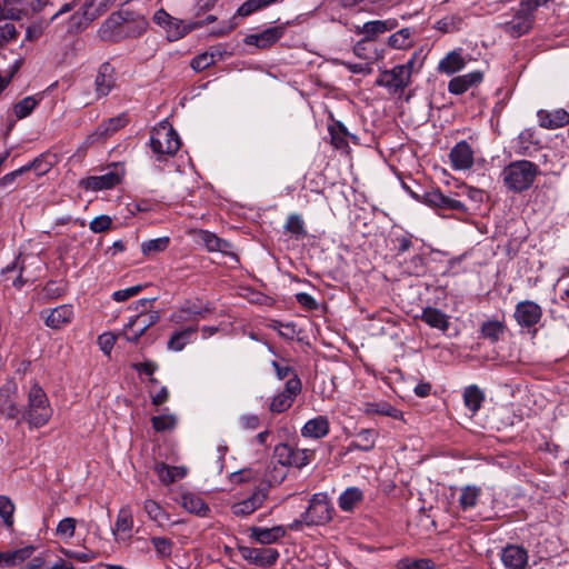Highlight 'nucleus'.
Listing matches in <instances>:
<instances>
[{"mask_svg": "<svg viewBox=\"0 0 569 569\" xmlns=\"http://www.w3.org/2000/svg\"><path fill=\"white\" fill-rule=\"evenodd\" d=\"M482 493L480 487L475 485H468L460 489V496L458 498V506L462 511L473 509Z\"/></svg>", "mask_w": 569, "mask_h": 569, "instance_id": "obj_35", "label": "nucleus"}, {"mask_svg": "<svg viewBox=\"0 0 569 569\" xmlns=\"http://www.w3.org/2000/svg\"><path fill=\"white\" fill-rule=\"evenodd\" d=\"M194 238L196 241L206 247L208 251L227 253L231 249V244L227 240L219 238L208 230L200 229L194 231Z\"/></svg>", "mask_w": 569, "mask_h": 569, "instance_id": "obj_27", "label": "nucleus"}, {"mask_svg": "<svg viewBox=\"0 0 569 569\" xmlns=\"http://www.w3.org/2000/svg\"><path fill=\"white\" fill-rule=\"evenodd\" d=\"M182 507L197 516L204 517L210 511L208 505L197 495L187 492L181 497Z\"/></svg>", "mask_w": 569, "mask_h": 569, "instance_id": "obj_38", "label": "nucleus"}, {"mask_svg": "<svg viewBox=\"0 0 569 569\" xmlns=\"http://www.w3.org/2000/svg\"><path fill=\"white\" fill-rule=\"evenodd\" d=\"M148 20L143 14L122 9L113 12L99 29V37L104 41L120 42L137 38L146 32Z\"/></svg>", "mask_w": 569, "mask_h": 569, "instance_id": "obj_1", "label": "nucleus"}, {"mask_svg": "<svg viewBox=\"0 0 569 569\" xmlns=\"http://www.w3.org/2000/svg\"><path fill=\"white\" fill-rule=\"evenodd\" d=\"M449 158L453 170H468L473 166V150L465 140L452 147Z\"/></svg>", "mask_w": 569, "mask_h": 569, "instance_id": "obj_18", "label": "nucleus"}, {"mask_svg": "<svg viewBox=\"0 0 569 569\" xmlns=\"http://www.w3.org/2000/svg\"><path fill=\"white\" fill-rule=\"evenodd\" d=\"M366 412L379 413L393 419H400L402 417V412L400 410L385 401L367 403Z\"/></svg>", "mask_w": 569, "mask_h": 569, "instance_id": "obj_48", "label": "nucleus"}, {"mask_svg": "<svg viewBox=\"0 0 569 569\" xmlns=\"http://www.w3.org/2000/svg\"><path fill=\"white\" fill-rule=\"evenodd\" d=\"M535 11L530 7L519 3V8L515 10L509 20L501 23V28L512 38H519L528 33L533 26Z\"/></svg>", "mask_w": 569, "mask_h": 569, "instance_id": "obj_6", "label": "nucleus"}, {"mask_svg": "<svg viewBox=\"0 0 569 569\" xmlns=\"http://www.w3.org/2000/svg\"><path fill=\"white\" fill-rule=\"evenodd\" d=\"M152 428L158 431H170L174 429L177 425V418L172 413H162L159 416H153L151 418Z\"/></svg>", "mask_w": 569, "mask_h": 569, "instance_id": "obj_51", "label": "nucleus"}, {"mask_svg": "<svg viewBox=\"0 0 569 569\" xmlns=\"http://www.w3.org/2000/svg\"><path fill=\"white\" fill-rule=\"evenodd\" d=\"M18 32L13 23L4 22L3 24H0V47L14 40Z\"/></svg>", "mask_w": 569, "mask_h": 569, "instance_id": "obj_58", "label": "nucleus"}, {"mask_svg": "<svg viewBox=\"0 0 569 569\" xmlns=\"http://www.w3.org/2000/svg\"><path fill=\"white\" fill-rule=\"evenodd\" d=\"M396 567L397 569H435V563L427 558H402L397 562Z\"/></svg>", "mask_w": 569, "mask_h": 569, "instance_id": "obj_52", "label": "nucleus"}, {"mask_svg": "<svg viewBox=\"0 0 569 569\" xmlns=\"http://www.w3.org/2000/svg\"><path fill=\"white\" fill-rule=\"evenodd\" d=\"M141 284L132 286L126 289L117 290L112 293V298L117 302H122L128 300L131 297L137 296L142 290Z\"/></svg>", "mask_w": 569, "mask_h": 569, "instance_id": "obj_60", "label": "nucleus"}, {"mask_svg": "<svg viewBox=\"0 0 569 569\" xmlns=\"http://www.w3.org/2000/svg\"><path fill=\"white\" fill-rule=\"evenodd\" d=\"M301 380L295 373L287 380L284 389L271 399L269 410L273 413L287 411L292 406L296 397L301 392Z\"/></svg>", "mask_w": 569, "mask_h": 569, "instance_id": "obj_8", "label": "nucleus"}, {"mask_svg": "<svg viewBox=\"0 0 569 569\" xmlns=\"http://www.w3.org/2000/svg\"><path fill=\"white\" fill-rule=\"evenodd\" d=\"M32 547H26L13 551L0 553V566L10 567L23 562L31 557Z\"/></svg>", "mask_w": 569, "mask_h": 569, "instance_id": "obj_41", "label": "nucleus"}, {"mask_svg": "<svg viewBox=\"0 0 569 569\" xmlns=\"http://www.w3.org/2000/svg\"><path fill=\"white\" fill-rule=\"evenodd\" d=\"M283 26L270 27L260 33H252L244 37L243 42L247 46H254L259 49H267L274 44L284 34Z\"/></svg>", "mask_w": 569, "mask_h": 569, "instance_id": "obj_16", "label": "nucleus"}, {"mask_svg": "<svg viewBox=\"0 0 569 569\" xmlns=\"http://www.w3.org/2000/svg\"><path fill=\"white\" fill-rule=\"evenodd\" d=\"M114 69L109 62L102 63L94 79L96 98L100 99L109 94L114 87Z\"/></svg>", "mask_w": 569, "mask_h": 569, "instance_id": "obj_23", "label": "nucleus"}, {"mask_svg": "<svg viewBox=\"0 0 569 569\" xmlns=\"http://www.w3.org/2000/svg\"><path fill=\"white\" fill-rule=\"evenodd\" d=\"M132 528L133 516L130 506L127 505L120 508L112 531L117 540H127L131 537Z\"/></svg>", "mask_w": 569, "mask_h": 569, "instance_id": "obj_25", "label": "nucleus"}, {"mask_svg": "<svg viewBox=\"0 0 569 569\" xmlns=\"http://www.w3.org/2000/svg\"><path fill=\"white\" fill-rule=\"evenodd\" d=\"M153 21L167 29V32H171V26H177V30L173 32L171 41L182 38L187 33L186 27L181 21L169 16L163 9L156 11Z\"/></svg>", "mask_w": 569, "mask_h": 569, "instance_id": "obj_32", "label": "nucleus"}, {"mask_svg": "<svg viewBox=\"0 0 569 569\" xmlns=\"http://www.w3.org/2000/svg\"><path fill=\"white\" fill-rule=\"evenodd\" d=\"M149 146L157 161H164L180 149V138L168 120L160 121L150 132Z\"/></svg>", "mask_w": 569, "mask_h": 569, "instance_id": "obj_2", "label": "nucleus"}, {"mask_svg": "<svg viewBox=\"0 0 569 569\" xmlns=\"http://www.w3.org/2000/svg\"><path fill=\"white\" fill-rule=\"evenodd\" d=\"M197 331V326H190L186 329L174 331L168 340V349L176 352L181 351L187 345L194 340Z\"/></svg>", "mask_w": 569, "mask_h": 569, "instance_id": "obj_31", "label": "nucleus"}, {"mask_svg": "<svg viewBox=\"0 0 569 569\" xmlns=\"http://www.w3.org/2000/svg\"><path fill=\"white\" fill-rule=\"evenodd\" d=\"M539 168L529 160H517L506 166L501 172V177L506 187L513 192H521L529 189Z\"/></svg>", "mask_w": 569, "mask_h": 569, "instance_id": "obj_4", "label": "nucleus"}, {"mask_svg": "<svg viewBox=\"0 0 569 569\" xmlns=\"http://www.w3.org/2000/svg\"><path fill=\"white\" fill-rule=\"evenodd\" d=\"M333 508L328 501L327 496L317 493L310 500L308 509L301 513L300 518L293 520L289 528L291 530H301L303 526H321L332 519Z\"/></svg>", "mask_w": 569, "mask_h": 569, "instance_id": "obj_5", "label": "nucleus"}, {"mask_svg": "<svg viewBox=\"0 0 569 569\" xmlns=\"http://www.w3.org/2000/svg\"><path fill=\"white\" fill-rule=\"evenodd\" d=\"M214 63V53L213 52H204L191 61V68L196 71H202Z\"/></svg>", "mask_w": 569, "mask_h": 569, "instance_id": "obj_56", "label": "nucleus"}, {"mask_svg": "<svg viewBox=\"0 0 569 569\" xmlns=\"http://www.w3.org/2000/svg\"><path fill=\"white\" fill-rule=\"evenodd\" d=\"M74 312L71 305H61L53 309L43 310L41 317L47 327L58 330L69 325L73 319Z\"/></svg>", "mask_w": 569, "mask_h": 569, "instance_id": "obj_15", "label": "nucleus"}, {"mask_svg": "<svg viewBox=\"0 0 569 569\" xmlns=\"http://www.w3.org/2000/svg\"><path fill=\"white\" fill-rule=\"evenodd\" d=\"M240 426L246 430H254L260 426V419L257 415H244L240 417Z\"/></svg>", "mask_w": 569, "mask_h": 569, "instance_id": "obj_63", "label": "nucleus"}, {"mask_svg": "<svg viewBox=\"0 0 569 569\" xmlns=\"http://www.w3.org/2000/svg\"><path fill=\"white\" fill-rule=\"evenodd\" d=\"M41 101V98L37 96H29L23 98L22 100L18 101L13 106V112L18 119L27 118L32 113V111L36 109V107Z\"/></svg>", "mask_w": 569, "mask_h": 569, "instance_id": "obj_46", "label": "nucleus"}, {"mask_svg": "<svg viewBox=\"0 0 569 569\" xmlns=\"http://www.w3.org/2000/svg\"><path fill=\"white\" fill-rule=\"evenodd\" d=\"M51 167V163L44 161L42 158H36L32 162L22 166V168H26V172L33 170L37 176L44 174L49 171Z\"/></svg>", "mask_w": 569, "mask_h": 569, "instance_id": "obj_62", "label": "nucleus"}, {"mask_svg": "<svg viewBox=\"0 0 569 569\" xmlns=\"http://www.w3.org/2000/svg\"><path fill=\"white\" fill-rule=\"evenodd\" d=\"M170 239L168 237H160L151 239L141 243V251L144 256H152L164 251L169 246Z\"/></svg>", "mask_w": 569, "mask_h": 569, "instance_id": "obj_50", "label": "nucleus"}, {"mask_svg": "<svg viewBox=\"0 0 569 569\" xmlns=\"http://www.w3.org/2000/svg\"><path fill=\"white\" fill-rule=\"evenodd\" d=\"M204 310L201 307L194 303L186 302L184 305L181 306L179 311L174 312L171 316V320L177 323L182 321H192L196 320L197 317L201 316Z\"/></svg>", "mask_w": 569, "mask_h": 569, "instance_id": "obj_44", "label": "nucleus"}, {"mask_svg": "<svg viewBox=\"0 0 569 569\" xmlns=\"http://www.w3.org/2000/svg\"><path fill=\"white\" fill-rule=\"evenodd\" d=\"M268 486L257 488L250 497L236 502L231 507V511L234 516H249L259 509L268 497Z\"/></svg>", "mask_w": 569, "mask_h": 569, "instance_id": "obj_13", "label": "nucleus"}, {"mask_svg": "<svg viewBox=\"0 0 569 569\" xmlns=\"http://www.w3.org/2000/svg\"><path fill=\"white\" fill-rule=\"evenodd\" d=\"M398 27V20L390 18L386 20H372L357 27L355 32L362 34L365 40L372 41L378 36L391 31Z\"/></svg>", "mask_w": 569, "mask_h": 569, "instance_id": "obj_19", "label": "nucleus"}, {"mask_svg": "<svg viewBox=\"0 0 569 569\" xmlns=\"http://www.w3.org/2000/svg\"><path fill=\"white\" fill-rule=\"evenodd\" d=\"M462 397L463 403L471 415L479 411L486 399L485 392L477 385L466 387Z\"/></svg>", "mask_w": 569, "mask_h": 569, "instance_id": "obj_33", "label": "nucleus"}, {"mask_svg": "<svg viewBox=\"0 0 569 569\" xmlns=\"http://www.w3.org/2000/svg\"><path fill=\"white\" fill-rule=\"evenodd\" d=\"M363 499V492L357 487L347 488L338 498L339 508L342 511H351Z\"/></svg>", "mask_w": 569, "mask_h": 569, "instance_id": "obj_39", "label": "nucleus"}, {"mask_svg": "<svg viewBox=\"0 0 569 569\" xmlns=\"http://www.w3.org/2000/svg\"><path fill=\"white\" fill-rule=\"evenodd\" d=\"M77 519L72 517H66L59 521L56 528V536L64 542H68L74 537L77 528Z\"/></svg>", "mask_w": 569, "mask_h": 569, "instance_id": "obj_47", "label": "nucleus"}, {"mask_svg": "<svg viewBox=\"0 0 569 569\" xmlns=\"http://www.w3.org/2000/svg\"><path fill=\"white\" fill-rule=\"evenodd\" d=\"M24 260L26 258H21L20 256L13 261V263L11 266H7L4 269H3V272L4 274H9L10 272L14 271V270H19V276H17L13 280H12V284L20 289L27 281L28 279H24L22 277V272H23V263H24Z\"/></svg>", "mask_w": 569, "mask_h": 569, "instance_id": "obj_54", "label": "nucleus"}, {"mask_svg": "<svg viewBox=\"0 0 569 569\" xmlns=\"http://www.w3.org/2000/svg\"><path fill=\"white\" fill-rule=\"evenodd\" d=\"M53 415V409L44 390L33 383L28 391V403L23 415L30 428L46 426Z\"/></svg>", "mask_w": 569, "mask_h": 569, "instance_id": "obj_3", "label": "nucleus"}, {"mask_svg": "<svg viewBox=\"0 0 569 569\" xmlns=\"http://www.w3.org/2000/svg\"><path fill=\"white\" fill-rule=\"evenodd\" d=\"M143 510L149 519L162 526L169 520V513L154 500L146 499L143 501Z\"/></svg>", "mask_w": 569, "mask_h": 569, "instance_id": "obj_43", "label": "nucleus"}, {"mask_svg": "<svg viewBox=\"0 0 569 569\" xmlns=\"http://www.w3.org/2000/svg\"><path fill=\"white\" fill-rule=\"evenodd\" d=\"M153 469L160 482L166 486L183 479L188 473V469L183 466H169L164 462L156 463Z\"/></svg>", "mask_w": 569, "mask_h": 569, "instance_id": "obj_28", "label": "nucleus"}, {"mask_svg": "<svg viewBox=\"0 0 569 569\" xmlns=\"http://www.w3.org/2000/svg\"><path fill=\"white\" fill-rule=\"evenodd\" d=\"M283 229L286 232L290 233L296 239L303 238L307 234L305 221L302 217L298 213H291L288 216Z\"/></svg>", "mask_w": 569, "mask_h": 569, "instance_id": "obj_45", "label": "nucleus"}, {"mask_svg": "<svg viewBox=\"0 0 569 569\" xmlns=\"http://www.w3.org/2000/svg\"><path fill=\"white\" fill-rule=\"evenodd\" d=\"M276 455L280 463L300 469L310 463L315 451L311 449L292 448L289 445L282 443L276 447Z\"/></svg>", "mask_w": 569, "mask_h": 569, "instance_id": "obj_10", "label": "nucleus"}, {"mask_svg": "<svg viewBox=\"0 0 569 569\" xmlns=\"http://www.w3.org/2000/svg\"><path fill=\"white\" fill-rule=\"evenodd\" d=\"M124 176L123 167L113 163L111 168L100 176H90L80 181V187L84 190L100 191L109 190L118 186Z\"/></svg>", "mask_w": 569, "mask_h": 569, "instance_id": "obj_7", "label": "nucleus"}, {"mask_svg": "<svg viewBox=\"0 0 569 569\" xmlns=\"http://www.w3.org/2000/svg\"><path fill=\"white\" fill-rule=\"evenodd\" d=\"M330 431L329 420L326 416H318L308 420L301 428V436L310 439H321Z\"/></svg>", "mask_w": 569, "mask_h": 569, "instance_id": "obj_29", "label": "nucleus"}, {"mask_svg": "<svg viewBox=\"0 0 569 569\" xmlns=\"http://www.w3.org/2000/svg\"><path fill=\"white\" fill-rule=\"evenodd\" d=\"M116 336L113 333H102L98 337V346L100 350L109 356L111 353V350L113 349V346L116 343Z\"/></svg>", "mask_w": 569, "mask_h": 569, "instance_id": "obj_61", "label": "nucleus"}, {"mask_svg": "<svg viewBox=\"0 0 569 569\" xmlns=\"http://www.w3.org/2000/svg\"><path fill=\"white\" fill-rule=\"evenodd\" d=\"M513 317L521 328H535L542 318V308L531 300H523L516 305Z\"/></svg>", "mask_w": 569, "mask_h": 569, "instance_id": "obj_11", "label": "nucleus"}, {"mask_svg": "<svg viewBox=\"0 0 569 569\" xmlns=\"http://www.w3.org/2000/svg\"><path fill=\"white\" fill-rule=\"evenodd\" d=\"M466 66V61L460 51H450L439 62L438 70L441 73L453 74Z\"/></svg>", "mask_w": 569, "mask_h": 569, "instance_id": "obj_34", "label": "nucleus"}, {"mask_svg": "<svg viewBox=\"0 0 569 569\" xmlns=\"http://www.w3.org/2000/svg\"><path fill=\"white\" fill-rule=\"evenodd\" d=\"M126 123L127 119L123 116L110 118L98 126L94 132L87 137V142L94 143L99 140H104L117 132L119 129L123 128Z\"/></svg>", "mask_w": 569, "mask_h": 569, "instance_id": "obj_24", "label": "nucleus"}, {"mask_svg": "<svg viewBox=\"0 0 569 569\" xmlns=\"http://www.w3.org/2000/svg\"><path fill=\"white\" fill-rule=\"evenodd\" d=\"M482 79L483 74L478 70L455 77L448 83V91L452 94H462L470 88L479 84Z\"/></svg>", "mask_w": 569, "mask_h": 569, "instance_id": "obj_26", "label": "nucleus"}, {"mask_svg": "<svg viewBox=\"0 0 569 569\" xmlns=\"http://www.w3.org/2000/svg\"><path fill=\"white\" fill-rule=\"evenodd\" d=\"M242 557L258 566L268 567L273 565L278 558L279 552L274 548H242L241 549Z\"/></svg>", "mask_w": 569, "mask_h": 569, "instance_id": "obj_21", "label": "nucleus"}, {"mask_svg": "<svg viewBox=\"0 0 569 569\" xmlns=\"http://www.w3.org/2000/svg\"><path fill=\"white\" fill-rule=\"evenodd\" d=\"M376 432L371 429H363L357 435V440L351 442V448L369 451L375 447Z\"/></svg>", "mask_w": 569, "mask_h": 569, "instance_id": "obj_49", "label": "nucleus"}, {"mask_svg": "<svg viewBox=\"0 0 569 569\" xmlns=\"http://www.w3.org/2000/svg\"><path fill=\"white\" fill-rule=\"evenodd\" d=\"M112 220L109 216L102 214L92 219L89 228L92 232L99 233L110 229Z\"/></svg>", "mask_w": 569, "mask_h": 569, "instance_id": "obj_57", "label": "nucleus"}, {"mask_svg": "<svg viewBox=\"0 0 569 569\" xmlns=\"http://www.w3.org/2000/svg\"><path fill=\"white\" fill-rule=\"evenodd\" d=\"M422 202L436 209L456 210L460 212L467 211V207L463 202L445 196L439 189H432L425 192L422 196Z\"/></svg>", "mask_w": 569, "mask_h": 569, "instance_id": "obj_14", "label": "nucleus"}, {"mask_svg": "<svg viewBox=\"0 0 569 569\" xmlns=\"http://www.w3.org/2000/svg\"><path fill=\"white\" fill-rule=\"evenodd\" d=\"M421 320L441 331H447L449 328L448 316L441 310L432 307H427L422 310Z\"/></svg>", "mask_w": 569, "mask_h": 569, "instance_id": "obj_36", "label": "nucleus"}, {"mask_svg": "<svg viewBox=\"0 0 569 569\" xmlns=\"http://www.w3.org/2000/svg\"><path fill=\"white\" fill-rule=\"evenodd\" d=\"M151 543L157 553L161 557H169L172 552V542L168 538L152 537Z\"/></svg>", "mask_w": 569, "mask_h": 569, "instance_id": "obj_55", "label": "nucleus"}, {"mask_svg": "<svg viewBox=\"0 0 569 569\" xmlns=\"http://www.w3.org/2000/svg\"><path fill=\"white\" fill-rule=\"evenodd\" d=\"M537 118L539 126L549 130H556L569 123V112L562 108L551 111L539 110Z\"/></svg>", "mask_w": 569, "mask_h": 569, "instance_id": "obj_22", "label": "nucleus"}, {"mask_svg": "<svg viewBox=\"0 0 569 569\" xmlns=\"http://www.w3.org/2000/svg\"><path fill=\"white\" fill-rule=\"evenodd\" d=\"M500 558L506 569H525L528 563V551L518 545H508L502 548Z\"/></svg>", "mask_w": 569, "mask_h": 569, "instance_id": "obj_20", "label": "nucleus"}, {"mask_svg": "<svg viewBox=\"0 0 569 569\" xmlns=\"http://www.w3.org/2000/svg\"><path fill=\"white\" fill-rule=\"evenodd\" d=\"M505 330V323L499 320H487L480 327L482 338L491 342H497L503 335Z\"/></svg>", "mask_w": 569, "mask_h": 569, "instance_id": "obj_42", "label": "nucleus"}, {"mask_svg": "<svg viewBox=\"0 0 569 569\" xmlns=\"http://www.w3.org/2000/svg\"><path fill=\"white\" fill-rule=\"evenodd\" d=\"M413 28H402L388 38V46L395 50H406L413 44Z\"/></svg>", "mask_w": 569, "mask_h": 569, "instance_id": "obj_37", "label": "nucleus"}, {"mask_svg": "<svg viewBox=\"0 0 569 569\" xmlns=\"http://www.w3.org/2000/svg\"><path fill=\"white\" fill-rule=\"evenodd\" d=\"M286 535L282 526H274L272 528L252 527L250 529V538L261 545H271L277 542Z\"/></svg>", "mask_w": 569, "mask_h": 569, "instance_id": "obj_30", "label": "nucleus"}, {"mask_svg": "<svg viewBox=\"0 0 569 569\" xmlns=\"http://www.w3.org/2000/svg\"><path fill=\"white\" fill-rule=\"evenodd\" d=\"M26 569H74V567L70 559L67 557L58 558L54 561L49 559L40 560L34 558L27 563Z\"/></svg>", "mask_w": 569, "mask_h": 569, "instance_id": "obj_40", "label": "nucleus"}, {"mask_svg": "<svg viewBox=\"0 0 569 569\" xmlns=\"http://www.w3.org/2000/svg\"><path fill=\"white\" fill-rule=\"evenodd\" d=\"M18 387L13 380H8L0 388V413L9 419L18 416L19 409L16 402Z\"/></svg>", "mask_w": 569, "mask_h": 569, "instance_id": "obj_17", "label": "nucleus"}, {"mask_svg": "<svg viewBox=\"0 0 569 569\" xmlns=\"http://www.w3.org/2000/svg\"><path fill=\"white\" fill-rule=\"evenodd\" d=\"M410 82L409 71L405 67L396 66L391 70L383 71L377 80V84L388 88L392 92L403 90Z\"/></svg>", "mask_w": 569, "mask_h": 569, "instance_id": "obj_12", "label": "nucleus"}, {"mask_svg": "<svg viewBox=\"0 0 569 569\" xmlns=\"http://www.w3.org/2000/svg\"><path fill=\"white\" fill-rule=\"evenodd\" d=\"M14 505L12 500L1 495L0 496V517L3 520V523L7 527H11L13 525V512H14Z\"/></svg>", "mask_w": 569, "mask_h": 569, "instance_id": "obj_53", "label": "nucleus"}, {"mask_svg": "<svg viewBox=\"0 0 569 569\" xmlns=\"http://www.w3.org/2000/svg\"><path fill=\"white\" fill-rule=\"evenodd\" d=\"M159 321L157 311L141 312L140 315L130 319L124 326L119 337H123L129 342H137L141 336L153 325Z\"/></svg>", "mask_w": 569, "mask_h": 569, "instance_id": "obj_9", "label": "nucleus"}, {"mask_svg": "<svg viewBox=\"0 0 569 569\" xmlns=\"http://www.w3.org/2000/svg\"><path fill=\"white\" fill-rule=\"evenodd\" d=\"M61 552L64 555V557L69 558L70 561L72 559L80 561V562H89L92 559H94V552L91 550H83V551H73L69 549H61Z\"/></svg>", "mask_w": 569, "mask_h": 569, "instance_id": "obj_59", "label": "nucleus"}, {"mask_svg": "<svg viewBox=\"0 0 569 569\" xmlns=\"http://www.w3.org/2000/svg\"><path fill=\"white\" fill-rule=\"evenodd\" d=\"M296 299H297L298 303H300L301 306H303L305 308H307L309 310H315L318 307L317 301L309 293H306V292L297 293Z\"/></svg>", "mask_w": 569, "mask_h": 569, "instance_id": "obj_64", "label": "nucleus"}]
</instances>
